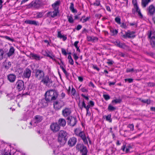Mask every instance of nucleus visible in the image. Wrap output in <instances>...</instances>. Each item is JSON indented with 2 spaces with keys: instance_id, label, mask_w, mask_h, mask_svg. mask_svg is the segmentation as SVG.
Returning a JSON list of instances; mask_svg holds the SVG:
<instances>
[{
  "instance_id": "obj_51",
  "label": "nucleus",
  "mask_w": 155,
  "mask_h": 155,
  "mask_svg": "<svg viewBox=\"0 0 155 155\" xmlns=\"http://www.w3.org/2000/svg\"><path fill=\"white\" fill-rule=\"evenodd\" d=\"M80 90L81 91L84 92H87L88 91L87 89L85 87L81 88Z\"/></svg>"
},
{
  "instance_id": "obj_45",
  "label": "nucleus",
  "mask_w": 155,
  "mask_h": 155,
  "mask_svg": "<svg viewBox=\"0 0 155 155\" xmlns=\"http://www.w3.org/2000/svg\"><path fill=\"white\" fill-rule=\"evenodd\" d=\"M103 96L104 99L106 101L109 100L110 98V97L108 94H104Z\"/></svg>"
},
{
  "instance_id": "obj_37",
  "label": "nucleus",
  "mask_w": 155,
  "mask_h": 155,
  "mask_svg": "<svg viewBox=\"0 0 155 155\" xmlns=\"http://www.w3.org/2000/svg\"><path fill=\"white\" fill-rule=\"evenodd\" d=\"M68 21L69 23H73L74 22V20L72 17L71 16H67Z\"/></svg>"
},
{
  "instance_id": "obj_34",
  "label": "nucleus",
  "mask_w": 155,
  "mask_h": 155,
  "mask_svg": "<svg viewBox=\"0 0 155 155\" xmlns=\"http://www.w3.org/2000/svg\"><path fill=\"white\" fill-rule=\"evenodd\" d=\"M85 146L83 144H78L76 145V148L77 149L81 151Z\"/></svg>"
},
{
  "instance_id": "obj_2",
  "label": "nucleus",
  "mask_w": 155,
  "mask_h": 155,
  "mask_svg": "<svg viewBox=\"0 0 155 155\" xmlns=\"http://www.w3.org/2000/svg\"><path fill=\"white\" fill-rule=\"evenodd\" d=\"M67 133L63 130H60L58 133V141L60 143L63 144L64 143L66 140Z\"/></svg>"
},
{
  "instance_id": "obj_40",
  "label": "nucleus",
  "mask_w": 155,
  "mask_h": 155,
  "mask_svg": "<svg viewBox=\"0 0 155 155\" xmlns=\"http://www.w3.org/2000/svg\"><path fill=\"white\" fill-rule=\"evenodd\" d=\"M37 4L36 2L35 1L32 2L30 4V5H31V6L34 7V8L37 7Z\"/></svg>"
},
{
  "instance_id": "obj_21",
  "label": "nucleus",
  "mask_w": 155,
  "mask_h": 155,
  "mask_svg": "<svg viewBox=\"0 0 155 155\" xmlns=\"http://www.w3.org/2000/svg\"><path fill=\"white\" fill-rule=\"evenodd\" d=\"M25 22L26 24L33 25H39V23L38 22L34 20H28L25 21Z\"/></svg>"
},
{
  "instance_id": "obj_14",
  "label": "nucleus",
  "mask_w": 155,
  "mask_h": 155,
  "mask_svg": "<svg viewBox=\"0 0 155 155\" xmlns=\"http://www.w3.org/2000/svg\"><path fill=\"white\" fill-rule=\"evenodd\" d=\"M81 137L83 140L85 144H87L88 142L84 132L81 131L79 134L78 136Z\"/></svg>"
},
{
  "instance_id": "obj_13",
  "label": "nucleus",
  "mask_w": 155,
  "mask_h": 155,
  "mask_svg": "<svg viewBox=\"0 0 155 155\" xmlns=\"http://www.w3.org/2000/svg\"><path fill=\"white\" fill-rule=\"evenodd\" d=\"M59 13L58 10L54 9L52 12H50L47 13V15L48 17L54 18L57 16V14Z\"/></svg>"
},
{
  "instance_id": "obj_43",
  "label": "nucleus",
  "mask_w": 155,
  "mask_h": 155,
  "mask_svg": "<svg viewBox=\"0 0 155 155\" xmlns=\"http://www.w3.org/2000/svg\"><path fill=\"white\" fill-rule=\"evenodd\" d=\"M3 37L5 38V39H6L7 40H8L9 41H11L12 42H13L14 41V40L12 38L9 37L8 36H5Z\"/></svg>"
},
{
  "instance_id": "obj_46",
  "label": "nucleus",
  "mask_w": 155,
  "mask_h": 155,
  "mask_svg": "<svg viewBox=\"0 0 155 155\" xmlns=\"http://www.w3.org/2000/svg\"><path fill=\"white\" fill-rule=\"evenodd\" d=\"M81 131L79 129H76L74 130L75 134L77 136L79 135V133Z\"/></svg>"
},
{
  "instance_id": "obj_60",
  "label": "nucleus",
  "mask_w": 155,
  "mask_h": 155,
  "mask_svg": "<svg viewBox=\"0 0 155 155\" xmlns=\"http://www.w3.org/2000/svg\"><path fill=\"white\" fill-rule=\"evenodd\" d=\"M93 68L94 69L98 71H99L100 70L99 68L97 67V65H93Z\"/></svg>"
},
{
  "instance_id": "obj_53",
  "label": "nucleus",
  "mask_w": 155,
  "mask_h": 155,
  "mask_svg": "<svg viewBox=\"0 0 155 155\" xmlns=\"http://www.w3.org/2000/svg\"><path fill=\"white\" fill-rule=\"evenodd\" d=\"M127 127L130 128L131 130L133 131L134 130V125L133 124L128 125Z\"/></svg>"
},
{
  "instance_id": "obj_61",
  "label": "nucleus",
  "mask_w": 155,
  "mask_h": 155,
  "mask_svg": "<svg viewBox=\"0 0 155 155\" xmlns=\"http://www.w3.org/2000/svg\"><path fill=\"white\" fill-rule=\"evenodd\" d=\"M79 43V41H75L74 43V46H75V47L76 48L77 47H78V44Z\"/></svg>"
},
{
  "instance_id": "obj_49",
  "label": "nucleus",
  "mask_w": 155,
  "mask_h": 155,
  "mask_svg": "<svg viewBox=\"0 0 155 155\" xmlns=\"http://www.w3.org/2000/svg\"><path fill=\"white\" fill-rule=\"evenodd\" d=\"M121 101L120 99H117L113 100L112 101V103H115L116 104L120 103L121 102Z\"/></svg>"
},
{
  "instance_id": "obj_27",
  "label": "nucleus",
  "mask_w": 155,
  "mask_h": 155,
  "mask_svg": "<svg viewBox=\"0 0 155 155\" xmlns=\"http://www.w3.org/2000/svg\"><path fill=\"white\" fill-rule=\"evenodd\" d=\"M58 123L60 126L63 127L66 124L65 120L63 118L60 119L58 120Z\"/></svg>"
},
{
  "instance_id": "obj_41",
  "label": "nucleus",
  "mask_w": 155,
  "mask_h": 155,
  "mask_svg": "<svg viewBox=\"0 0 155 155\" xmlns=\"http://www.w3.org/2000/svg\"><path fill=\"white\" fill-rule=\"evenodd\" d=\"M4 53V51L3 50L0 49V60L2 59Z\"/></svg>"
},
{
  "instance_id": "obj_35",
  "label": "nucleus",
  "mask_w": 155,
  "mask_h": 155,
  "mask_svg": "<svg viewBox=\"0 0 155 155\" xmlns=\"http://www.w3.org/2000/svg\"><path fill=\"white\" fill-rule=\"evenodd\" d=\"M7 96L8 97V100H11L14 98L15 96L13 94L11 93L8 94Z\"/></svg>"
},
{
  "instance_id": "obj_38",
  "label": "nucleus",
  "mask_w": 155,
  "mask_h": 155,
  "mask_svg": "<svg viewBox=\"0 0 155 155\" xmlns=\"http://www.w3.org/2000/svg\"><path fill=\"white\" fill-rule=\"evenodd\" d=\"M120 19L119 17H117L115 19V21L118 24H120Z\"/></svg>"
},
{
  "instance_id": "obj_47",
  "label": "nucleus",
  "mask_w": 155,
  "mask_h": 155,
  "mask_svg": "<svg viewBox=\"0 0 155 155\" xmlns=\"http://www.w3.org/2000/svg\"><path fill=\"white\" fill-rule=\"evenodd\" d=\"M83 17H82V18L81 19V21H82L83 23H84L87 21V20H88L89 19V18L88 17H87L85 18H83Z\"/></svg>"
},
{
  "instance_id": "obj_63",
  "label": "nucleus",
  "mask_w": 155,
  "mask_h": 155,
  "mask_svg": "<svg viewBox=\"0 0 155 155\" xmlns=\"http://www.w3.org/2000/svg\"><path fill=\"white\" fill-rule=\"evenodd\" d=\"M45 55L47 57H50H50H51V55L50 54H49L47 51H45Z\"/></svg>"
},
{
  "instance_id": "obj_24",
  "label": "nucleus",
  "mask_w": 155,
  "mask_h": 155,
  "mask_svg": "<svg viewBox=\"0 0 155 155\" xmlns=\"http://www.w3.org/2000/svg\"><path fill=\"white\" fill-rule=\"evenodd\" d=\"M8 80L11 82H14L16 79V76L14 74H10L7 77Z\"/></svg>"
},
{
  "instance_id": "obj_64",
  "label": "nucleus",
  "mask_w": 155,
  "mask_h": 155,
  "mask_svg": "<svg viewBox=\"0 0 155 155\" xmlns=\"http://www.w3.org/2000/svg\"><path fill=\"white\" fill-rule=\"evenodd\" d=\"M81 28H82L81 25H78L77 26V27L76 28V29L77 30H80Z\"/></svg>"
},
{
  "instance_id": "obj_50",
  "label": "nucleus",
  "mask_w": 155,
  "mask_h": 155,
  "mask_svg": "<svg viewBox=\"0 0 155 155\" xmlns=\"http://www.w3.org/2000/svg\"><path fill=\"white\" fill-rule=\"evenodd\" d=\"M43 14L42 12H39L37 14V18H41L42 17Z\"/></svg>"
},
{
  "instance_id": "obj_31",
  "label": "nucleus",
  "mask_w": 155,
  "mask_h": 155,
  "mask_svg": "<svg viewBox=\"0 0 155 155\" xmlns=\"http://www.w3.org/2000/svg\"><path fill=\"white\" fill-rule=\"evenodd\" d=\"M70 9L71 11L73 13H76L77 11L76 9L74 8V4L73 3H71L70 7Z\"/></svg>"
},
{
  "instance_id": "obj_20",
  "label": "nucleus",
  "mask_w": 155,
  "mask_h": 155,
  "mask_svg": "<svg viewBox=\"0 0 155 155\" xmlns=\"http://www.w3.org/2000/svg\"><path fill=\"white\" fill-rule=\"evenodd\" d=\"M57 37L60 39H62L64 41H65L67 38L66 36H64L62 34L61 31H57Z\"/></svg>"
},
{
  "instance_id": "obj_25",
  "label": "nucleus",
  "mask_w": 155,
  "mask_h": 155,
  "mask_svg": "<svg viewBox=\"0 0 155 155\" xmlns=\"http://www.w3.org/2000/svg\"><path fill=\"white\" fill-rule=\"evenodd\" d=\"M87 40L89 41L95 42L97 41L98 38L94 36H87Z\"/></svg>"
},
{
  "instance_id": "obj_36",
  "label": "nucleus",
  "mask_w": 155,
  "mask_h": 155,
  "mask_svg": "<svg viewBox=\"0 0 155 155\" xmlns=\"http://www.w3.org/2000/svg\"><path fill=\"white\" fill-rule=\"evenodd\" d=\"M110 32L112 33L113 35H116L118 33V31L117 30L113 29H110Z\"/></svg>"
},
{
  "instance_id": "obj_55",
  "label": "nucleus",
  "mask_w": 155,
  "mask_h": 155,
  "mask_svg": "<svg viewBox=\"0 0 155 155\" xmlns=\"http://www.w3.org/2000/svg\"><path fill=\"white\" fill-rule=\"evenodd\" d=\"M61 51L62 53L65 55H66L67 54L66 50L64 48H62L61 49Z\"/></svg>"
},
{
  "instance_id": "obj_7",
  "label": "nucleus",
  "mask_w": 155,
  "mask_h": 155,
  "mask_svg": "<svg viewBox=\"0 0 155 155\" xmlns=\"http://www.w3.org/2000/svg\"><path fill=\"white\" fill-rule=\"evenodd\" d=\"M68 124L72 127H73L76 124L77 121L76 117L70 116L68 117Z\"/></svg>"
},
{
  "instance_id": "obj_16",
  "label": "nucleus",
  "mask_w": 155,
  "mask_h": 155,
  "mask_svg": "<svg viewBox=\"0 0 155 155\" xmlns=\"http://www.w3.org/2000/svg\"><path fill=\"white\" fill-rule=\"evenodd\" d=\"M147 12L148 14L153 15L155 12V7L153 5H150L147 8Z\"/></svg>"
},
{
  "instance_id": "obj_1",
  "label": "nucleus",
  "mask_w": 155,
  "mask_h": 155,
  "mask_svg": "<svg viewBox=\"0 0 155 155\" xmlns=\"http://www.w3.org/2000/svg\"><path fill=\"white\" fill-rule=\"evenodd\" d=\"M58 96L57 93L53 90L47 91L45 94V99L47 102L55 100Z\"/></svg>"
},
{
  "instance_id": "obj_8",
  "label": "nucleus",
  "mask_w": 155,
  "mask_h": 155,
  "mask_svg": "<svg viewBox=\"0 0 155 155\" xmlns=\"http://www.w3.org/2000/svg\"><path fill=\"white\" fill-rule=\"evenodd\" d=\"M16 87L19 91H21L25 88L24 82L22 80H18L16 83Z\"/></svg>"
},
{
  "instance_id": "obj_15",
  "label": "nucleus",
  "mask_w": 155,
  "mask_h": 155,
  "mask_svg": "<svg viewBox=\"0 0 155 155\" xmlns=\"http://www.w3.org/2000/svg\"><path fill=\"white\" fill-rule=\"evenodd\" d=\"M31 71L30 70L27 68L24 71L23 77L25 78H29L31 75Z\"/></svg>"
},
{
  "instance_id": "obj_28",
  "label": "nucleus",
  "mask_w": 155,
  "mask_h": 155,
  "mask_svg": "<svg viewBox=\"0 0 155 155\" xmlns=\"http://www.w3.org/2000/svg\"><path fill=\"white\" fill-rule=\"evenodd\" d=\"M14 51L15 49L14 47H11L10 48L8 52L7 53V55L8 57H10L14 53Z\"/></svg>"
},
{
  "instance_id": "obj_59",
  "label": "nucleus",
  "mask_w": 155,
  "mask_h": 155,
  "mask_svg": "<svg viewBox=\"0 0 155 155\" xmlns=\"http://www.w3.org/2000/svg\"><path fill=\"white\" fill-rule=\"evenodd\" d=\"M88 104H90L91 107H93L94 105V103L92 101H90Z\"/></svg>"
},
{
  "instance_id": "obj_23",
  "label": "nucleus",
  "mask_w": 155,
  "mask_h": 155,
  "mask_svg": "<svg viewBox=\"0 0 155 155\" xmlns=\"http://www.w3.org/2000/svg\"><path fill=\"white\" fill-rule=\"evenodd\" d=\"M60 4V1H56L54 3L52 4V6L54 9L58 10Z\"/></svg>"
},
{
  "instance_id": "obj_10",
  "label": "nucleus",
  "mask_w": 155,
  "mask_h": 155,
  "mask_svg": "<svg viewBox=\"0 0 155 155\" xmlns=\"http://www.w3.org/2000/svg\"><path fill=\"white\" fill-rule=\"evenodd\" d=\"M135 33V32L128 31L127 32H125V34L122 35V37L124 38H134L135 36L134 35Z\"/></svg>"
},
{
  "instance_id": "obj_30",
  "label": "nucleus",
  "mask_w": 155,
  "mask_h": 155,
  "mask_svg": "<svg viewBox=\"0 0 155 155\" xmlns=\"http://www.w3.org/2000/svg\"><path fill=\"white\" fill-rule=\"evenodd\" d=\"M82 155H87V150L86 147L84 146L83 149L80 151Z\"/></svg>"
},
{
  "instance_id": "obj_6",
  "label": "nucleus",
  "mask_w": 155,
  "mask_h": 155,
  "mask_svg": "<svg viewBox=\"0 0 155 155\" xmlns=\"http://www.w3.org/2000/svg\"><path fill=\"white\" fill-rule=\"evenodd\" d=\"M64 105V102L60 100L56 101L54 102V107L56 110L60 109Z\"/></svg>"
},
{
  "instance_id": "obj_56",
  "label": "nucleus",
  "mask_w": 155,
  "mask_h": 155,
  "mask_svg": "<svg viewBox=\"0 0 155 155\" xmlns=\"http://www.w3.org/2000/svg\"><path fill=\"white\" fill-rule=\"evenodd\" d=\"M125 81H128L129 83H131L133 82V79L131 78L125 79Z\"/></svg>"
},
{
  "instance_id": "obj_62",
  "label": "nucleus",
  "mask_w": 155,
  "mask_h": 155,
  "mask_svg": "<svg viewBox=\"0 0 155 155\" xmlns=\"http://www.w3.org/2000/svg\"><path fill=\"white\" fill-rule=\"evenodd\" d=\"M69 63L72 65H73L74 64V61L72 59H70L68 61Z\"/></svg>"
},
{
  "instance_id": "obj_42",
  "label": "nucleus",
  "mask_w": 155,
  "mask_h": 155,
  "mask_svg": "<svg viewBox=\"0 0 155 155\" xmlns=\"http://www.w3.org/2000/svg\"><path fill=\"white\" fill-rule=\"evenodd\" d=\"M141 101L143 103H146L147 104H149L150 103V101L149 100H142Z\"/></svg>"
},
{
  "instance_id": "obj_29",
  "label": "nucleus",
  "mask_w": 155,
  "mask_h": 155,
  "mask_svg": "<svg viewBox=\"0 0 155 155\" xmlns=\"http://www.w3.org/2000/svg\"><path fill=\"white\" fill-rule=\"evenodd\" d=\"M115 44L118 47L120 48H125L126 47L124 44L121 43L119 41H116Z\"/></svg>"
},
{
  "instance_id": "obj_11",
  "label": "nucleus",
  "mask_w": 155,
  "mask_h": 155,
  "mask_svg": "<svg viewBox=\"0 0 155 155\" xmlns=\"http://www.w3.org/2000/svg\"><path fill=\"white\" fill-rule=\"evenodd\" d=\"M42 117L40 115H37L35 116L33 121L30 122V124L32 125L33 123L35 124H37L41 122L42 120Z\"/></svg>"
},
{
  "instance_id": "obj_33",
  "label": "nucleus",
  "mask_w": 155,
  "mask_h": 155,
  "mask_svg": "<svg viewBox=\"0 0 155 155\" xmlns=\"http://www.w3.org/2000/svg\"><path fill=\"white\" fill-rule=\"evenodd\" d=\"M11 63L10 62H5L4 63V66L5 68L8 69H9L11 66Z\"/></svg>"
},
{
  "instance_id": "obj_4",
  "label": "nucleus",
  "mask_w": 155,
  "mask_h": 155,
  "mask_svg": "<svg viewBox=\"0 0 155 155\" xmlns=\"http://www.w3.org/2000/svg\"><path fill=\"white\" fill-rule=\"evenodd\" d=\"M34 73L35 74V77L38 80L42 79L44 78L45 75L43 71L39 69L35 70Z\"/></svg>"
},
{
  "instance_id": "obj_5",
  "label": "nucleus",
  "mask_w": 155,
  "mask_h": 155,
  "mask_svg": "<svg viewBox=\"0 0 155 155\" xmlns=\"http://www.w3.org/2000/svg\"><path fill=\"white\" fill-rule=\"evenodd\" d=\"M150 38V42L153 47L155 48V31H152L150 32L148 35Z\"/></svg>"
},
{
  "instance_id": "obj_58",
  "label": "nucleus",
  "mask_w": 155,
  "mask_h": 155,
  "mask_svg": "<svg viewBox=\"0 0 155 155\" xmlns=\"http://www.w3.org/2000/svg\"><path fill=\"white\" fill-rule=\"evenodd\" d=\"M73 57L74 59V60L76 61L77 60V59L78 58V57L77 55V54H74L73 55Z\"/></svg>"
},
{
  "instance_id": "obj_48",
  "label": "nucleus",
  "mask_w": 155,
  "mask_h": 155,
  "mask_svg": "<svg viewBox=\"0 0 155 155\" xmlns=\"http://www.w3.org/2000/svg\"><path fill=\"white\" fill-rule=\"evenodd\" d=\"M120 27L122 28L125 29L127 28V26L125 23H121Z\"/></svg>"
},
{
  "instance_id": "obj_18",
  "label": "nucleus",
  "mask_w": 155,
  "mask_h": 155,
  "mask_svg": "<svg viewBox=\"0 0 155 155\" xmlns=\"http://www.w3.org/2000/svg\"><path fill=\"white\" fill-rule=\"evenodd\" d=\"M30 57L32 59L37 61L40 60L42 58V57L39 55L32 53L30 54Z\"/></svg>"
},
{
  "instance_id": "obj_26",
  "label": "nucleus",
  "mask_w": 155,
  "mask_h": 155,
  "mask_svg": "<svg viewBox=\"0 0 155 155\" xmlns=\"http://www.w3.org/2000/svg\"><path fill=\"white\" fill-rule=\"evenodd\" d=\"M150 0H141V5L143 8H145L150 2Z\"/></svg>"
},
{
  "instance_id": "obj_9",
  "label": "nucleus",
  "mask_w": 155,
  "mask_h": 155,
  "mask_svg": "<svg viewBox=\"0 0 155 155\" xmlns=\"http://www.w3.org/2000/svg\"><path fill=\"white\" fill-rule=\"evenodd\" d=\"M50 129L54 133L58 131L60 129L59 125L56 123H53L50 125Z\"/></svg>"
},
{
  "instance_id": "obj_44",
  "label": "nucleus",
  "mask_w": 155,
  "mask_h": 155,
  "mask_svg": "<svg viewBox=\"0 0 155 155\" xmlns=\"http://www.w3.org/2000/svg\"><path fill=\"white\" fill-rule=\"evenodd\" d=\"M93 5L96 6H98L100 5V2L99 0H96L93 4Z\"/></svg>"
},
{
  "instance_id": "obj_17",
  "label": "nucleus",
  "mask_w": 155,
  "mask_h": 155,
  "mask_svg": "<svg viewBox=\"0 0 155 155\" xmlns=\"http://www.w3.org/2000/svg\"><path fill=\"white\" fill-rule=\"evenodd\" d=\"M77 142V139L75 137H72L69 140L68 143L69 146L72 147L74 146Z\"/></svg>"
},
{
  "instance_id": "obj_54",
  "label": "nucleus",
  "mask_w": 155,
  "mask_h": 155,
  "mask_svg": "<svg viewBox=\"0 0 155 155\" xmlns=\"http://www.w3.org/2000/svg\"><path fill=\"white\" fill-rule=\"evenodd\" d=\"M134 71V68H127L126 71V72L127 73L129 72H132Z\"/></svg>"
},
{
  "instance_id": "obj_22",
  "label": "nucleus",
  "mask_w": 155,
  "mask_h": 155,
  "mask_svg": "<svg viewBox=\"0 0 155 155\" xmlns=\"http://www.w3.org/2000/svg\"><path fill=\"white\" fill-rule=\"evenodd\" d=\"M133 3L134 6V8L136 10V12L138 13V14L140 16H142V14L140 12V11L138 6L137 5L136 2L132 1Z\"/></svg>"
},
{
  "instance_id": "obj_12",
  "label": "nucleus",
  "mask_w": 155,
  "mask_h": 155,
  "mask_svg": "<svg viewBox=\"0 0 155 155\" xmlns=\"http://www.w3.org/2000/svg\"><path fill=\"white\" fill-rule=\"evenodd\" d=\"M41 82L47 86L49 85L52 82L51 79L49 78L48 76H47L42 78Z\"/></svg>"
},
{
  "instance_id": "obj_3",
  "label": "nucleus",
  "mask_w": 155,
  "mask_h": 155,
  "mask_svg": "<svg viewBox=\"0 0 155 155\" xmlns=\"http://www.w3.org/2000/svg\"><path fill=\"white\" fill-rule=\"evenodd\" d=\"M50 58L52 59L55 61L56 63L60 65V68L62 69V70L63 71L64 73L66 74H67V72L65 69L64 68V64L63 62L60 58H56L54 56L52 55Z\"/></svg>"
},
{
  "instance_id": "obj_39",
  "label": "nucleus",
  "mask_w": 155,
  "mask_h": 155,
  "mask_svg": "<svg viewBox=\"0 0 155 155\" xmlns=\"http://www.w3.org/2000/svg\"><path fill=\"white\" fill-rule=\"evenodd\" d=\"M108 109L110 111H114L116 109V108L110 105H109L108 106Z\"/></svg>"
},
{
  "instance_id": "obj_57",
  "label": "nucleus",
  "mask_w": 155,
  "mask_h": 155,
  "mask_svg": "<svg viewBox=\"0 0 155 155\" xmlns=\"http://www.w3.org/2000/svg\"><path fill=\"white\" fill-rule=\"evenodd\" d=\"M75 93L76 91L75 89L73 88L71 90V94H72V95H74L75 94Z\"/></svg>"
},
{
  "instance_id": "obj_19",
  "label": "nucleus",
  "mask_w": 155,
  "mask_h": 155,
  "mask_svg": "<svg viewBox=\"0 0 155 155\" xmlns=\"http://www.w3.org/2000/svg\"><path fill=\"white\" fill-rule=\"evenodd\" d=\"M71 112L70 109L66 108L63 110L62 111V114L64 117H66L70 115Z\"/></svg>"
},
{
  "instance_id": "obj_52",
  "label": "nucleus",
  "mask_w": 155,
  "mask_h": 155,
  "mask_svg": "<svg viewBox=\"0 0 155 155\" xmlns=\"http://www.w3.org/2000/svg\"><path fill=\"white\" fill-rule=\"evenodd\" d=\"M107 61H108L107 62V64H109L112 65L114 63V61H113L111 60L110 59H108Z\"/></svg>"
},
{
  "instance_id": "obj_32",
  "label": "nucleus",
  "mask_w": 155,
  "mask_h": 155,
  "mask_svg": "<svg viewBox=\"0 0 155 155\" xmlns=\"http://www.w3.org/2000/svg\"><path fill=\"white\" fill-rule=\"evenodd\" d=\"M105 117L106 118V120L109 121V122H111L112 119H111V115L110 114H108L107 116H103V118H104Z\"/></svg>"
}]
</instances>
